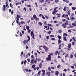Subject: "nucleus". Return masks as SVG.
<instances>
[{
	"label": "nucleus",
	"mask_w": 76,
	"mask_h": 76,
	"mask_svg": "<svg viewBox=\"0 0 76 76\" xmlns=\"http://www.w3.org/2000/svg\"><path fill=\"white\" fill-rule=\"evenodd\" d=\"M64 24H62V26H63L64 28H66L67 27V26L68 25V21L67 20L64 23Z\"/></svg>",
	"instance_id": "nucleus-1"
},
{
	"label": "nucleus",
	"mask_w": 76,
	"mask_h": 76,
	"mask_svg": "<svg viewBox=\"0 0 76 76\" xmlns=\"http://www.w3.org/2000/svg\"><path fill=\"white\" fill-rule=\"evenodd\" d=\"M63 10L64 11H66V10H67V11H70V10H69V7H66V6L64 7Z\"/></svg>",
	"instance_id": "nucleus-2"
},
{
	"label": "nucleus",
	"mask_w": 76,
	"mask_h": 76,
	"mask_svg": "<svg viewBox=\"0 0 76 76\" xmlns=\"http://www.w3.org/2000/svg\"><path fill=\"white\" fill-rule=\"evenodd\" d=\"M67 50H68V51H70V50H71V43H69L67 46Z\"/></svg>",
	"instance_id": "nucleus-3"
},
{
	"label": "nucleus",
	"mask_w": 76,
	"mask_h": 76,
	"mask_svg": "<svg viewBox=\"0 0 76 76\" xmlns=\"http://www.w3.org/2000/svg\"><path fill=\"white\" fill-rule=\"evenodd\" d=\"M43 48L44 49H45L46 52H48V48H47L45 45H43Z\"/></svg>",
	"instance_id": "nucleus-4"
},
{
	"label": "nucleus",
	"mask_w": 76,
	"mask_h": 76,
	"mask_svg": "<svg viewBox=\"0 0 76 76\" xmlns=\"http://www.w3.org/2000/svg\"><path fill=\"white\" fill-rule=\"evenodd\" d=\"M31 37H32V38L33 39H35V37H34L35 36V34H34V31H31Z\"/></svg>",
	"instance_id": "nucleus-5"
},
{
	"label": "nucleus",
	"mask_w": 76,
	"mask_h": 76,
	"mask_svg": "<svg viewBox=\"0 0 76 76\" xmlns=\"http://www.w3.org/2000/svg\"><path fill=\"white\" fill-rule=\"evenodd\" d=\"M58 8V7H57L54 8V11L55 12H58V10H56Z\"/></svg>",
	"instance_id": "nucleus-6"
},
{
	"label": "nucleus",
	"mask_w": 76,
	"mask_h": 76,
	"mask_svg": "<svg viewBox=\"0 0 76 76\" xmlns=\"http://www.w3.org/2000/svg\"><path fill=\"white\" fill-rule=\"evenodd\" d=\"M46 61H51V57H50L46 58Z\"/></svg>",
	"instance_id": "nucleus-7"
},
{
	"label": "nucleus",
	"mask_w": 76,
	"mask_h": 76,
	"mask_svg": "<svg viewBox=\"0 0 76 76\" xmlns=\"http://www.w3.org/2000/svg\"><path fill=\"white\" fill-rule=\"evenodd\" d=\"M25 22L24 21H21L20 23H18V25H19V26H20V25H21V24H25Z\"/></svg>",
	"instance_id": "nucleus-8"
},
{
	"label": "nucleus",
	"mask_w": 76,
	"mask_h": 76,
	"mask_svg": "<svg viewBox=\"0 0 76 76\" xmlns=\"http://www.w3.org/2000/svg\"><path fill=\"white\" fill-rule=\"evenodd\" d=\"M46 75H47L48 76H50L51 75V72H47L46 73Z\"/></svg>",
	"instance_id": "nucleus-9"
},
{
	"label": "nucleus",
	"mask_w": 76,
	"mask_h": 76,
	"mask_svg": "<svg viewBox=\"0 0 76 76\" xmlns=\"http://www.w3.org/2000/svg\"><path fill=\"white\" fill-rule=\"evenodd\" d=\"M39 68H42V63H40L39 65Z\"/></svg>",
	"instance_id": "nucleus-10"
},
{
	"label": "nucleus",
	"mask_w": 76,
	"mask_h": 76,
	"mask_svg": "<svg viewBox=\"0 0 76 76\" xmlns=\"http://www.w3.org/2000/svg\"><path fill=\"white\" fill-rule=\"evenodd\" d=\"M59 72L58 71H56L55 72V75L56 76H58L59 74Z\"/></svg>",
	"instance_id": "nucleus-11"
},
{
	"label": "nucleus",
	"mask_w": 76,
	"mask_h": 76,
	"mask_svg": "<svg viewBox=\"0 0 76 76\" xmlns=\"http://www.w3.org/2000/svg\"><path fill=\"white\" fill-rule=\"evenodd\" d=\"M27 37L28 38V39L27 40V41L28 42L29 41H30V37L29 36H27Z\"/></svg>",
	"instance_id": "nucleus-12"
},
{
	"label": "nucleus",
	"mask_w": 76,
	"mask_h": 76,
	"mask_svg": "<svg viewBox=\"0 0 76 76\" xmlns=\"http://www.w3.org/2000/svg\"><path fill=\"white\" fill-rule=\"evenodd\" d=\"M61 40H60V39H59L58 40V44H60L61 43Z\"/></svg>",
	"instance_id": "nucleus-13"
},
{
	"label": "nucleus",
	"mask_w": 76,
	"mask_h": 76,
	"mask_svg": "<svg viewBox=\"0 0 76 76\" xmlns=\"http://www.w3.org/2000/svg\"><path fill=\"white\" fill-rule=\"evenodd\" d=\"M58 50L56 51L54 53V55H55V56H57V54H58Z\"/></svg>",
	"instance_id": "nucleus-14"
},
{
	"label": "nucleus",
	"mask_w": 76,
	"mask_h": 76,
	"mask_svg": "<svg viewBox=\"0 0 76 76\" xmlns=\"http://www.w3.org/2000/svg\"><path fill=\"white\" fill-rule=\"evenodd\" d=\"M72 40H73V41H74V42H76V40L75 37H72Z\"/></svg>",
	"instance_id": "nucleus-15"
},
{
	"label": "nucleus",
	"mask_w": 76,
	"mask_h": 76,
	"mask_svg": "<svg viewBox=\"0 0 76 76\" xmlns=\"http://www.w3.org/2000/svg\"><path fill=\"white\" fill-rule=\"evenodd\" d=\"M26 28L27 30H29V26H26Z\"/></svg>",
	"instance_id": "nucleus-16"
},
{
	"label": "nucleus",
	"mask_w": 76,
	"mask_h": 76,
	"mask_svg": "<svg viewBox=\"0 0 76 76\" xmlns=\"http://www.w3.org/2000/svg\"><path fill=\"white\" fill-rule=\"evenodd\" d=\"M64 37H67L68 36V35L66 33H64V34H63Z\"/></svg>",
	"instance_id": "nucleus-17"
},
{
	"label": "nucleus",
	"mask_w": 76,
	"mask_h": 76,
	"mask_svg": "<svg viewBox=\"0 0 76 76\" xmlns=\"http://www.w3.org/2000/svg\"><path fill=\"white\" fill-rule=\"evenodd\" d=\"M56 13H57V12H56L55 11H53L52 12V14H53V15H56Z\"/></svg>",
	"instance_id": "nucleus-18"
},
{
	"label": "nucleus",
	"mask_w": 76,
	"mask_h": 76,
	"mask_svg": "<svg viewBox=\"0 0 76 76\" xmlns=\"http://www.w3.org/2000/svg\"><path fill=\"white\" fill-rule=\"evenodd\" d=\"M70 19H71V20H75V18L74 17H72L70 18Z\"/></svg>",
	"instance_id": "nucleus-19"
},
{
	"label": "nucleus",
	"mask_w": 76,
	"mask_h": 76,
	"mask_svg": "<svg viewBox=\"0 0 76 76\" xmlns=\"http://www.w3.org/2000/svg\"><path fill=\"white\" fill-rule=\"evenodd\" d=\"M37 58H36V60H34V63L35 64H36V63H37Z\"/></svg>",
	"instance_id": "nucleus-20"
},
{
	"label": "nucleus",
	"mask_w": 76,
	"mask_h": 76,
	"mask_svg": "<svg viewBox=\"0 0 76 76\" xmlns=\"http://www.w3.org/2000/svg\"><path fill=\"white\" fill-rule=\"evenodd\" d=\"M56 15L57 16H58L57 17V18H58V17H60V16L61 15V14H58V13H57L56 14Z\"/></svg>",
	"instance_id": "nucleus-21"
},
{
	"label": "nucleus",
	"mask_w": 76,
	"mask_h": 76,
	"mask_svg": "<svg viewBox=\"0 0 76 76\" xmlns=\"http://www.w3.org/2000/svg\"><path fill=\"white\" fill-rule=\"evenodd\" d=\"M38 24L39 25H40V26H42V22H39L38 23Z\"/></svg>",
	"instance_id": "nucleus-22"
},
{
	"label": "nucleus",
	"mask_w": 76,
	"mask_h": 76,
	"mask_svg": "<svg viewBox=\"0 0 76 76\" xmlns=\"http://www.w3.org/2000/svg\"><path fill=\"white\" fill-rule=\"evenodd\" d=\"M73 55L71 54L70 55V56H69V58H73Z\"/></svg>",
	"instance_id": "nucleus-23"
},
{
	"label": "nucleus",
	"mask_w": 76,
	"mask_h": 76,
	"mask_svg": "<svg viewBox=\"0 0 76 76\" xmlns=\"http://www.w3.org/2000/svg\"><path fill=\"white\" fill-rule=\"evenodd\" d=\"M34 60L33 59H32L31 60L30 63L31 64H32V63H34Z\"/></svg>",
	"instance_id": "nucleus-24"
},
{
	"label": "nucleus",
	"mask_w": 76,
	"mask_h": 76,
	"mask_svg": "<svg viewBox=\"0 0 76 76\" xmlns=\"http://www.w3.org/2000/svg\"><path fill=\"white\" fill-rule=\"evenodd\" d=\"M23 44H24V45H26V43H27V42L26 41V40H25L24 41H23Z\"/></svg>",
	"instance_id": "nucleus-25"
},
{
	"label": "nucleus",
	"mask_w": 76,
	"mask_h": 76,
	"mask_svg": "<svg viewBox=\"0 0 76 76\" xmlns=\"http://www.w3.org/2000/svg\"><path fill=\"white\" fill-rule=\"evenodd\" d=\"M58 33H61L62 32V30L61 29L59 30L58 31Z\"/></svg>",
	"instance_id": "nucleus-26"
},
{
	"label": "nucleus",
	"mask_w": 76,
	"mask_h": 76,
	"mask_svg": "<svg viewBox=\"0 0 76 76\" xmlns=\"http://www.w3.org/2000/svg\"><path fill=\"white\" fill-rule=\"evenodd\" d=\"M66 37H64L63 38L64 40V41H67V39Z\"/></svg>",
	"instance_id": "nucleus-27"
},
{
	"label": "nucleus",
	"mask_w": 76,
	"mask_h": 76,
	"mask_svg": "<svg viewBox=\"0 0 76 76\" xmlns=\"http://www.w3.org/2000/svg\"><path fill=\"white\" fill-rule=\"evenodd\" d=\"M33 18H34V19H36V18H37V16H36V15H33Z\"/></svg>",
	"instance_id": "nucleus-28"
},
{
	"label": "nucleus",
	"mask_w": 76,
	"mask_h": 76,
	"mask_svg": "<svg viewBox=\"0 0 76 76\" xmlns=\"http://www.w3.org/2000/svg\"><path fill=\"white\" fill-rule=\"evenodd\" d=\"M57 37L59 39H61V36L58 35Z\"/></svg>",
	"instance_id": "nucleus-29"
},
{
	"label": "nucleus",
	"mask_w": 76,
	"mask_h": 76,
	"mask_svg": "<svg viewBox=\"0 0 76 76\" xmlns=\"http://www.w3.org/2000/svg\"><path fill=\"white\" fill-rule=\"evenodd\" d=\"M72 9L73 10H76V7H72Z\"/></svg>",
	"instance_id": "nucleus-30"
},
{
	"label": "nucleus",
	"mask_w": 76,
	"mask_h": 76,
	"mask_svg": "<svg viewBox=\"0 0 76 76\" xmlns=\"http://www.w3.org/2000/svg\"><path fill=\"white\" fill-rule=\"evenodd\" d=\"M48 70L49 71H51V68L50 67H49L48 69Z\"/></svg>",
	"instance_id": "nucleus-31"
},
{
	"label": "nucleus",
	"mask_w": 76,
	"mask_h": 76,
	"mask_svg": "<svg viewBox=\"0 0 76 76\" xmlns=\"http://www.w3.org/2000/svg\"><path fill=\"white\" fill-rule=\"evenodd\" d=\"M72 25H73V26H74L75 27L76 26V23H72Z\"/></svg>",
	"instance_id": "nucleus-32"
},
{
	"label": "nucleus",
	"mask_w": 76,
	"mask_h": 76,
	"mask_svg": "<svg viewBox=\"0 0 76 76\" xmlns=\"http://www.w3.org/2000/svg\"><path fill=\"white\" fill-rule=\"evenodd\" d=\"M54 1L55 2V3H58V1H59L58 0H55Z\"/></svg>",
	"instance_id": "nucleus-33"
},
{
	"label": "nucleus",
	"mask_w": 76,
	"mask_h": 76,
	"mask_svg": "<svg viewBox=\"0 0 76 76\" xmlns=\"http://www.w3.org/2000/svg\"><path fill=\"white\" fill-rule=\"evenodd\" d=\"M54 37V35H51L50 36V37H51V38Z\"/></svg>",
	"instance_id": "nucleus-34"
},
{
	"label": "nucleus",
	"mask_w": 76,
	"mask_h": 76,
	"mask_svg": "<svg viewBox=\"0 0 76 76\" xmlns=\"http://www.w3.org/2000/svg\"><path fill=\"white\" fill-rule=\"evenodd\" d=\"M47 33L49 34V35H50V34H51V31H49Z\"/></svg>",
	"instance_id": "nucleus-35"
},
{
	"label": "nucleus",
	"mask_w": 76,
	"mask_h": 76,
	"mask_svg": "<svg viewBox=\"0 0 76 76\" xmlns=\"http://www.w3.org/2000/svg\"><path fill=\"white\" fill-rule=\"evenodd\" d=\"M23 52L22 51L21 53V54H20V56L21 57H22V56H23Z\"/></svg>",
	"instance_id": "nucleus-36"
},
{
	"label": "nucleus",
	"mask_w": 76,
	"mask_h": 76,
	"mask_svg": "<svg viewBox=\"0 0 76 76\" xmlns=\"http://www.w3.org/2000/svg\"><path fill=\"white\" fill-rule=\"evenodd\" d=\"M61 45H60L58 48L59 50H60L61 49Z\"/></svg>",
	"instance_id": "nucleus-37"
},
{
	"label": "nucleus",
	"mask_w": 76,
	"mask_h": 76,
	"mask_svg": "<svg viewBox=\"0 0 76 76\" xmlns=\"http://www.w3.org/2000/svg\"><path fill=\"white\" fill-rule=\"evenodd\" d=\"M65 18H68V15H67V14H66L65 15Z\"/></svg>",
	"instance_id": "nucleus-38"
},
{
	"label": "nucleus",
	"mask_w": 76,
	"mask_h": 76,
	"mask_svg": "<svg viewBox=\"0 0 76 76\" xmlns=\"http://www.w3.org/2000/svg\"><path fill=\"white\" fill-rule=\"evenodd\" d=\"M35 4L36 5V7H38V4L37 2H35Z\"/></svg>",
	"instance_id": "nucleus-39"
},
{
	"label": "nucleus",
	"mask_w": 76,
	"mask_h": 76,
	"mask_svg": "<svg viewBox=\"0 0 76 76\" xmlns=\"http://www.w3.org/2000/svg\"><path fill=\"white\" fill-rule=\"evenodd\" d=\"M60 65H58L57 66V68H58V69H59L60 67Z\"/></svg>",
	"instance_id": "nucleus-40"
},
{
	"label": "nucleus",
	"mask_w": 76,
	"mask_h": 76,
	"mask_svg": "<svg viewBox=\"0 0 76 76\" xmlns=\"http://www.w3.org/2000/svg\"><path fill=\"white\" fill-rule=\"evenodd\" d=\"M35 66H36V65L35 64L33 65L32 66V67L33 69H34V67H35Z\"/></svg>",
	"instance_id": "nucleus-41"
},
{
	"label": "nucleus",
	"mask_w": 76,
	"mask_h": 76,
	"mask_svg": "<svg viewBox=\"0 0 76 76\" xmlns=\"http://www.w3.org/2000/svg\"><path fill=\"white\" fill-rule=\"evenodd\" d=\"M68 56H69V54H66L65 55V58H67V57H68Z\"/></svg>",
	"instance_id": "nucleus-42"
},
{
	"label": "nucleus",
	"mask_w": 76,
	"mask_h": 76,
	"mask_svg": "<svg viewBox=\"0 0 76 76\" xmlns=\"http://www.w3.org/2000/svg\"><path fill=\"white\" fill-rule=\"evenodd\" d=\"M41 71L40 70L39 71V72L38 73V75H40V74H41V73H41Z\"/></svg>",
	"instance_id": "nucleus-43"
},
{
	"label": "nucleus",
	"mask_w": 76,
	"mask_h": 76,
	"mask_svg": "<svg viewBox=\"0 0 76 76\" xmlns=\"http://www.w3.org/2000/svg\"><path fill=\"white\" fill-rule=\"evenodd\" d=\"M17 18H20V15H18V14L17 15Z\"/></svg>",
	"instance_id": "nucleus-44"
},
{
	"label": "nucleus",
	"mask_w": 76,
	"mask_h": 76,
	"mask_svg": "<svg viewBox=\"0 0 76 76\" xmlns=\"http://www.w3.org/2000/svg\"><path fill=\"white\" fill-rule=\"evenodd\" d=\"M60 45H61V46H63L64 45V44L63 43H62V44H60Z\"/></svg>",
	"instance_id": "nucleus-45"
},
{
	"label": "nucleus",
	"mask_w": 76,
	"mask_h": 76,
	"mask_svg": "<svg viewBox=\"0 0 76 76\" xmlns=\"http://www.w3.org/2000/svg\"><path fill=\"white\" fill-rule=\"evenodd\" d=\"M27 9L26 8V7H25L23 9V10H25V11H26V10H27Z\"/></svg>",
	"instance_id": "nucleus-46"
},
{
	"label": "nucleus",
	"mask_w": 76,
	"mask_h": 76,
	"mask_svg": "<svg viewBox=\"0 0 76 76\" xmlns=\"http://www.w3.org/2000/svg\"><path fill=\"white\" fill-rule=\"evenodd\" d=\"M11 13L12 15V14H13L14 13V12H13V10H12L11 12Z\"/></svg>",
	"instance_id": "nucleus-47"
},
{
	"label": "nucleus",
	"mask_w": 76,
	"mask_h": 76,
	"mask_svg": "<svg viewBox=\"0 0 76 76\" xmlns=\"http://www.w3.org/2000/svg\"><path fill=\"white\" fill-rule=\"evenodd\" d=\"M44 0H39V2H40L41 3H42V2H44Z\"/></svg>",
	"instance_id": "nucleus-48"
},
{
	"label": "nucleus",
	"mask_w": 76,
	"mask_h": 76,
	"mask_svg": "<svg viewBox=\"0 0 76 76\" xmlns=\"http://www.w3.org/2000/svg\"><path fill=\"white\" fill-rule=\"evenodd\" d=\"M24 70H25V71H26V72H28V69H24Z\"/></svg>",
	"instance_id": "nucleus-49"
},
{
	"label": "nucleus",
	"mask_w": 76,
	"mask_h": 76,
	"mask_svg": "<svg viewBox=\"0 0 76 76\" xmlns=\"http://www.w3.org/2000/svg\"><path fill=\"white\" fill-rule=\"evenodd\" d=\"M67 14L68 15H70V12L69 11H68L67 12Z\"/></svg>",
	"instance_id": "nucleus-50"
},
{
	"label": "nucleus",
	"mask_w": 76,
	"mask_h": 76,
	"mask_svg": "<svg viewBox=\"0 0 76 76\" xmlns=\"http://www.w3.org/2000/svg\"><path fill=\"white\" fill-rule=\"evenodd\" d=\"M36 20H39V18L36 17V18H35Z\"/></svg>",
	"instance_id": "nucleus-51"
},
{
	"label": "nucleus",
	"mask_w": 76,
	"mask_h": 76,
	"mask_svg": "<svg viewBox=\"0 0 76 76\" xmlns=\"http://www.w3.org/2000/svg\"><path fill=\"white\" fill-rule=\"evenodd\" d=\"M44 24L45 25H47V22L46 21H45L44 22Z\"/></svg>",
	"instance_id": "nucleus-52"
},
{
	"label": "nucleus",
	"mask_w": 76,
	"mask_h": 76,
	"mask_svg": "<svg viewBox=\"0 0 76 76\" xmlns=\"http://www.w3.org/2000/svg\"><path fill=\"white\" fill-rule=\"evenodd\" d=\"M51 39L52 41H54V40H55V39H56L55 38H52Z\"/></svg>",
	"instance_id": "nucleus-53"
},
{
	"label": "nucleus",
	"mask_w": 76,
	"mask_h": 76,
	"mask_svg": "<svg viewBox=\"0 0 76 76\" xmlns=\"http://www.w3.org/2000/svg\"><path fill=\"white\" fill-rule=\"evenodd\" d=\"M45 18H46V19H49V18L48 17V16H47V15H45Z\"/></svg>",
	"instance_id": "nucleus-54"
},
{
	"label": "nucleus",
	"mask_w": 76,
	"mask_h": 76,
	"mask_svg": "<svg viewBox=\"0 0 76 76\" xmlns=\"http://www.w3.org/2000/svg\"><path fill=\"white\" fill-rule=\"evenodd\" d=\"M27 62V61H26V60H25L24 62V64L25 65L26 64V63Z\"/></svg>",
	"instance_id": "nucleus-55"
},
{
	"label": "nucleus",
	"mask_w": 76,
	"mask_h": 76,
	"mask_svg": "<svg viewBox=\"0 0 76 76\" xmlns=\"http://www.w3.org/2000/svg\"><path fill=\"white\" fill-rule=\"evenodd\" d=\"M42 18L43 19H45V17L44 16V15H42Z\"/></svg>",
	"instance_id": "nucleus-56"
},
{
	"label": "nucleus",
	"mask_w": 76,
	"mask_h": 76,
	"mask_svg": "<svg viewBox=\"0 0 76 76\" xmlns=\"http://www.w3.org/2000/svg\"><path fill=\"white\" fill-rule=\"evenodd\" d=\"M27 7H31V6L30 4L28 5L27 6Z\"/></svg>",
	"instance_id": "nucleus-57"
},
{
	"label": "nucleus",
	"mask_w": 76,
	"mask_h": 76,
	"mask_svg": "<svg viewBox=\"0 0 76 76\" xmlns=\"http://www.w3.org/2000/svg\"><path fill=\"white\" fill-rule=\"evenodd\" d=\"M10 7H12V6H13V5H12L11 3H10Z\"/></svg>",
	"instance_id": "nucleus-58"
},
{
	"label": "nucleus",
	"mask_w": 76,
	"mask_h": 76,
	"mask_svg": "<svg viewBox=\"0 0 76 76\" xmlns=\"http://www.w3.org/2000/svg\"><path fill=\"white\" fill-rule=\"evenodd\" d=\"M64 16H65V14H63L62 16V18H64Z\"/></svg>",
	"instance_id": "nucleus-59"
},
{
	"label": "nucleus",
	"mask_w": 76,
	"mask_h": 76,
	"mask_svg": "<svg viewBox=\"0 0 76 76\" xmlns=\"http://www.w3.org/2000/svg\"><path fill=\"white\" fill-rule=\"evenodd\" d=\"M62 22H65L66 20L65 19H63L62 20Z\"/></svg>",
	"instance_id": "nucleus-60"
},
{
	"label": "nucleus",
	"mask_w": 76,
	"mask_h": 76,
	"mask_svg": "<svg viewBox=\"0 0 76 76\" xmlns=\"http://www.w3.org/2000/svg\"><path fill=\"white\" fill-rule=\"evenodd\" d=\"M71 68H72V69H75V67H74V66H71Z\"/></svg>",
	"instance_id": "nucleus-61"
},
{
	"label": "nucleus",
	"mask_w": 76,
	"mask_h": 76,
	"mask_svg": "<svg viewBox=\"0 0 76 76\" xmlns=\"http://www.w3.org/2000/svg\"><path fill=\"white\" fill-rule=\"evenodd\" d=\"M72 45H75V42H72Z\"/></svg>",
	"instance_id": "nucleus-62"
},
{
	"label": "nucleus",
	"mask_w": 76,
	"mask_h": 76,
	"mask_svg": "<svg viewBox=\"0 0 76 76\" xmlns=\"http://www.w3.org/2000/svg\"><path fill=\"white\" fill-rule=\"evenodd\" d=\"M46 39H49V36H47L46 37Z\"/></svg>",
	"instance_id": "nucleus-63"
},
{
	"label": "nucleus",
	"mask_w": 76,
	"mask_h": 76,
	"mask_svg": "<svg viewBox=\"0 0 76 76\" xmlns=\"http://www.w3.org/2000/svg\"><path fill=\"white\" fill-rule=\"evenodd\" d=\"M68 32H69V33H70L71 32V30H68Z\"/></svg>",
	"instance_id": "nucleus-64"
}]
</instances>
